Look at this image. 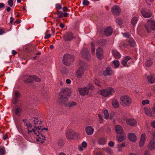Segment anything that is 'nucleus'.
Wrapping results in <instances>:
<instances>
[{
    "mask_svg": "<svg viewBox=\"0 0 155 155\" xmlns=\"http://www.w3.org/2000/svg\"><path fill=\"white\" fill-rule=\"evenodd\" d=\"M112 104L114 108H117L119 106V104L118 101L115 99L113 100Z\"/></svg>",
    "mask_w": 155,
    "mask_h": 155,
    "instance_id": "obj_30",
    "label": "nucleus"
},
{
    "mask_svg": "<svg viewBox=\"0 0 155 155\" xmlns=\"http://www.w3.org/2000/svg\"><path fill=\"white\" fill-rule=\"evenodd\" d=\"M143 110L146 114L149 117L152 116V113L149 107H144Z\"/></svg>",
    "mask_w": 155,
    "mask_h": 155,
    "instance_id": "obj_26",
    "label": "nucleus"
},
{
    "mask_svg": "<svg viewBox=\"0 0 155 155\" xmlns=\"http://www.w3.org/2000/svg\"><path fill=\"white\" fill-rule=\"evenodd\" d=\"M114 142L112 141H110L108 143V145L111 147H113L114 145Z\"/></svg>",
    "mask_w": 155,
    "mask_h": 155,
    "instance_id": "obj_52",
    "label": "nucleus"
},
{
    "mask_svg": "<svg viewBox=\"0 0 155 155\" xmlns=\"http://www.w3.org/2000/svg\"><path fill=\"white\" fill-rule=\"evenodd\" d=\"M32 120L35 125L37 126H39V124H40L41 123V121H39L38 120L37 118L33 117L32 118Z\"/></svg>",
    "mask_w": 155,
    "mask_h": 155,
    "instance_id": "obj_32",
    "label": "nucleus"
},
{
    "mask_svg": "<svg viewBox=\"0 0 155 155\" xmlns=\"http://www.w3.org/2000/svg\"><path fill=\"white\" fill-rule=\"evenodd\" d=\"M0 152L2 155H4L5 152V149L3 148L0 149Z\"/></svg>",
    "mask_w": 155,
    "mask_h": 155,
    "instance_id": "obj_49",
    "label": "nucleus"
},
{
    "mask_svg": "<svg viewBox=\"0 0 155 155\" xmlns=\"http://www.w3.org/2000/svg\"><path fill=\"white\" fill-rule=\"evenodd\" d=\"M35 128L33 129L34 136L37 141L42 143L45 140V137L42 135L41 132L43 131L42 129H41L39 127L35 126Z\"/></svg>",
    "mask_w": 155,
    "mask_h": 155,
    "instance_id": "obj_1",
    "label": "nucleus"
},
{
    "mask_svg": "<svg viewBox=\"0 0 155 155\" xmlns=\"http://www.w3.org/2000/svg\"><path fill=\"white\" fill-rule=\"evenodd\" d=\"M15 97L12 99V102L14 104H16L18 101L17 98L19 97L20 96L19 92L17 91H14Z\"/></svg>",
    "mask_w": 155,
    "mask_h": 155,
    "instance_id": "obj_14",
    "label": "nucleus"
},
{
    "mask_svg": "<svg viewBox=\"0 0 155 155\" xmlns=\"http://www.w3.org/2000/svg\"><path fill=\"white\" fill-rule=\"evenodd\" d=\"M115 91V90L113 88L108 87L101 90L100 94L104 97H108L110 95H112Z\"/></svg>",
    "mask_w": 155,
    "mask_h": 155,
    "instance_id": "obj_4",
    "label": "nucleus"
},
{
    "mask_svg": "<svg viewBox=\"0 0 155 155\" xmlns=\"http://www.w3.org/2000/svg\"><path fill=\"white\" fill-rule=\"evenodd\" d=\"M88 87H89V89H93L94 87L93 86V84L92 83H90L88 85Z\"/></svg>",
    "mask_w": 155,
    "mask_h": 155,
    "instance_id": "obj_50",
    "label": "nucleus"
},
{
    "mask_svg": "<svg viewBox=\"0 0 155 155\" xmlns=\"http://www.w3.org/2000/svg\"><path fill=\"white\" fill-rule=\"evenodd\" d=\"M147 23L145 24V26L147 32L150 33L152 30L155 29V21L152 18L147 19Z\"/></svg>",
    "mask_w": 155,
    "mask_h": 155,
    "instance_id": "obj_3",
    "label": "nucleus"
},
{
    "mask_svg": "<svg viewBox=\"0 0 155 155\" xmlns=\"http://www.w3.org/2000/svg\"><path fill=\"white\" fill-rule=\"evenodd\" d=\"M78 90L81 96H84L87 95L88 94L89 92V89L86 87L79 88Z\"/></svg>",
    "mask_w": 155,
    "mask_h": 155,
    "instance_id": "obj_15",
    "label": "nucleus"
},
{
    "mask_svg": "<svg viewBox=\"0 0 155 155\" xmlns=\"http://www.w3.org/2000/svg\"><path fill=\"white\" fill-rule=\"evenodd\" d=\"M151 126L153 128H155V120H153L152 121Z\"/></svg>",
    "mask_w": 155,
    "mask_h": 155,
    "instance_id": "obj_56",
    "label": "nucleus"
},
{
    "mask_svg": "<svg viewBox=\"0 0 155 155\" xmlns=\"http://www.w3.org/2000/svg\"><path fill=\"white\" fill-rule=\"evenodd\" d=\"M144 155H150V154L148 150H145L144 153Z\"/></svg>",
    "mask_w": 155,
    "mask_h": 155,
    "instance_id": "obj_64",
    "label": "nucleus"
},
{
    "mask_svg": "<svg viewBox=\"0 0 155 155\" xmlns=\"http://www.w3.org/2000/svg\"><path fill=\"white\" fill-rule=\"evenodd\" d=\"M104 150L106 152L109 154H111L113 153V151L111 149L108 147H107L104 148Z\"/></svg>",
    "mask_w": 155,
    "mask_h": 155,
    "instance_id": "obj_36",
    "label": "nucleus"
},
{
    "mask_svg": "<svg viewBox=\"0 0 155 155\" xmlns=\"http://www.w3.org/2000/svg\"><path fill=\"white\" fill-rule=\"evenodd\" d=\"M138 20V19L137 17H133L131 20V23L132 25L134 26L135 25H136Z\"/></svg>",
    "mask_w": 155,
    "mask_h": 155,
    "instance_id": "obj_38",
    "label": "nucleus"
},
{
    "mask_svg": "<svg viewBox=\"0 0 155 155\" xmlns=\"http://www.w3.org/2000/svg\"><path fill=\"white\" fill-rule=\"evenodd\" d=\"M112 12L115 15H118L121 12L119 7L117 5H114L111 8Z\"/></svg>",
    "mask_w": 155,
    "mask_h": 155,
    "instance_id": "obj_10",
    "label": "nucleus"
},
{
    "mask_svg": "<svg viewBox=\"0 0 155 155\" xmlns=\"http://www.w3.org/2000/svg\"><path fill=\"white\" fill-rule=\"evenodd\" d=\"M149 103L150 101L147 99L143 100L141 102L142 104L144 105L146 104H149Z\"/></svg>",
    "mask_w": 155,
    "mask_h": 155,
    "instance_id": "obj_42",
    "label": "nucleus"
},
{
    "mask_svg": "<svg viewBox=\"0 0 155 155\" xmlns=\"http://www.w3.org/2000/svg\"><path fill=\"white\" fill-rule=\"evenodd\" d=\"M120 135H117L116 137L117 140L120 142H122L126 139V136L125 135L124 133L120 134Z\"/></svg>",
    "mask_w": 155,
    "mask_h": 155,
    "instance_id": "obj_22",
    "label": "nucleus"
},
{
    "mask_svg": "<svg viewBox=\"0 0 155 155\" xmlns=\"http://www.w3.org/2000/svg\"><path fill=\"white\" fill-rule=\"evenodd\" d=\"M117 22L118 24L119 25H120L122 24V22L121 19L120 18H117Z\"/></svg>",
    "mask_w": 155,
    "mask_h": 155,
    "instance_id": "obj_55",
    "label": "nucleus"
},
{
    "mask_svg": "<svg viewBox=\"0 0 155 155\" xmlns=\"http://www.w3.org/2000/svg\"><path fill=\"white\" fill-rule=\"evenodd\" d=\"M10 22L11 24H12L13 22L15 20V19L12 17H11L10 18Z\"/></svg>",
    "mask_w": 155,
    "mask_h": 155,
    "instance_id": "obj_62",
    "label": "nucleus"
},
{
    "mask_svg": "<svg viewBox=\"0 0 155 155\" xmlns=\"http://www.w3.org/2000/svg\"><path fill=\"white\" fill-rule=\"evenodd\" d=\"M113 29L110 26H108L107 27L105 30V33L107 36H110L112 33Z\"/></svg>",
    "mask_w": 155,
    "mask_h": 155,
    "instance_id": "obj_25",
    "label": "nucleus"
},
{
    "mask_svg": "<svg viewBox=\"0 0 155 155\" xmlns=\"http://www.w3.org/2000/svg\"><path fill=\"white\" fill-rule=\"evenodd\" d=\"M13 0H9L8 2V5L12 7L13 5Z\"/></svg>",
    "mask_w": 155,
    "mask_h": 155,
    "instance_id": "obj_45",
    "label": "nucleus"
},
{
    "mask_svg": "<svg viewBox=\"0 0 155 155\" xmlns=\"http://www.w3.org/2000/svg\"><path fill=\"white\" fill-rule=\"evenodd\" d=\"M26 126L27 127V129L28 130V133L30 134L31 133L32 134H33V133L32 132L33 129L35 128V126L36 125L33 126L34 128H32V126L31 124L30 123H27L26 124ZM37 127L38 126H37Z\"/></svg>",
    "mask_w": 155,
    "mask_h": 155,
    "instance_id": "obj_20",
    "label": "nucleus"
},
{
    "mask_svg": "<svg viewBox=\"0 0 155 155\" xmlns=\"http://www.w3.org/2000/svg\"><path fill=\"white\" fill-rule=\"evenodd\" d=\"M126 122L127 124L131 126H135L137 124L136 120L134 119H128L127 120Z\"/></svg>",
    "mask_w": 155,
    "mask_h": 155,
    "instance_id": "obj_24",
    "label": "nucleus"
},
{
    "mask_svg": "<svg viewBox=\"0 0 155 155\" xmlns=\"http://www.w3.org/2000/svg\"><path fill=\"white\" fill-rule=\"evenodd\" d=\"M131 59V58L129 56H126L124 59H123L122 61V63L123 65L125 67H129L130 65L129 64H127V61H128Z\"/></svg>",
    "mask_w": 155,
    "mask_h": 155,
    "instance_id": "obj_17",
    "label": "nucleus"
},
{
    "mask_svg": "<svg viewBox=\"0 0 155 155\" xmlns=\"http://www.w3.org/2000/svg\"><path fill=\"white\" fill-rule=\"evenodd\" d=\"M91 52L93 54H94L95 52V49L94 47V46L93 45V43H91Z\"/></svg>",
    "mask_w": 155,
    "mask_h": 155,
    "instance_id": "obj_46",
    "label": "nucleus"
},
{
    "mask_svg": "<svg viewBox=\"0 0 155 155\" xmlns=\"http://www.w3.org/2000/svg\"><path fill=\"white\" fill-rule=\"evenodd\" d=\"M129 43L131 46H134L136 45V42L133 38H130L129 40Z\"/></svg>",
    "mask_w": 155,
    "mask_h": 155,
    "instance_id": "obj_37",
    "label": "nucleus"
},
{
    "mask_svg": "<svg viewBox=\"0 0 155 155\" xmlns=\"http://www.w3.org/2000/svg\"><path fill=\"white\" fill-rule=\"evenodd\" d=\"M34 76H29L26 80V81L30 83L33 82Z\"/></svg>",
    "mask_w": 155,
    "mask_h": 155,
    "instance_id": "obj_39",
    "label": "nucleus"
},
{
    "mask_svg": "<svg viewBox=\"0 0 155 155\" xmlns=\"http://www.w3.org/2000/svg\"><path fill=\"white\" fill-rule=\"evenodd\" d=\"M96 54L98 59L101 60L103 58V52L101 48L99 47L96 50Z\"/></svg>",
    "mask_w": 155,
    "mask_h": 155,
    "instance_id": "obj_9",
    "label": "nucleus"
},
{
    "mask_svg": "<svg viewBox=\"0 0 155 155\" xmlns=\"http://www.w3.org/2000/svg\"><path fill=\"white\" fill-rule=\"evenodd\" d=\"M58 144L60 146H62L63 145V141L62 140H60L58 142Z\"/></svg>",
    "mask_w": 155,
    "mask_h": 155,
    "instance_id": "obj_54",
    "label": "nucleus"
},
{
    "mask_svg": "<svg viewBox=\"0 0 155 155\" xmlns=\"http://www.w3.org/2000/svg\"><path fill=\"white\" fill-rule=\"evenodd\" d=\"M86 134L88 135H92L94 132V129L91 126H88L86 127L85 129Z\"/></svg>",
    "mask_w": 155,
    "mask_h": 155,
    "instance_id": "obj_12",
    "label": "nucleus"
},
{
    "mask_svg": "<svg viewBox=\"0 0 155 155\" xmlns=\"http://www.w3.org/2000/svg\"><path fill=\"white\" fill-rule=\"evenodd\" d=\"M84 147H82V146L81 145H79L78 146V150L80 151H82L84 150Z\"/></svg>",
    "mask_w": 155,
    "mask_h": 155,
    "instance_id": "obj_53",
    "label": "nucleus"
},
{
    "mask_svg": "<svg viewBox=\"0 0 155 155\" xmlns=\"http://www.w3.org/2000/svg\"><path fill=\"white\" fill-rule=\"evenodd\" d=\"M141 13L143 17L146 18L151 17L153 15V13L150 11H149L148 12H147V9H145L141 10Z\"/></svg>",
    "mask_w": 155,
    "mask_h": 155,
    "instance_id": "obj_8",
    "label": "nucleus"
},
{
    "mask_svg": "<svg viewBox=\"0 0 155 155\" xmlns=\"http://www.w3.org/2000/svg\"><path fill=\"white\" fill-rule=\"evenodd\" d=\"M77 104L76 102H71L69 103L68 104H66V107L70 108L73 107L74 106L76 105Z\"/></svg>",
    "mask_w": 155,
    "mask_h": 155,
    "instance_id": "obj_35",
    "label": "nucleus"
},
{
    "mask_svg": "<svg viewBox=\"0 0 155 155\" xmlns=\"http://www.w3.org/2000/svg\"><path fill=\"white\" fill-rule=\"evenodd\" d=\"M5 33V31L4 30L0 29V35H2Z\"/></svg>",
    "mask_w": 155,
    "mask_h": 155,
    "instance_id": "obj_63",
    "label": "nucleus"
},
{
    "mask_svg": "<svg viewBox=\"0 0 155 155\" xmlns=\"http://www.w3.org/2000/svg\"><path fill=\"white\" fill-rule=\"evenodd\" d=\"M103 113L104 118L106 119H107L109 117V114L107 110H104L103 111Z\"/></svg>",
    "mask_w": 155,
    "mask_h": 155,
    "instance_id": "obj_40",
    "label": "nucleus"
},
{
    "mask_svg": "<svg viewBox=\"0 0 155 155\" xmlns=\"http://www.w3.org/2000/svg\"><path fill=\"white\" fill-rule=\"evenodd\" d=\"M147 79L150 83L153 84L154 83L155 77L154 75L150 74L147 77Z\"/></svg>",
    "mask_w": 155,
    "mask_h": 155,
    "instance_id": "obj_29",
    "label": "nucleus"
},
{
    "mask_svg": "<svg viewBox=\"0 0 155 155\" xmlns=\"http://www.w3.org/2000/svg\"><path fill=\"white\" fill-rule=\"evenodd\" d=\"M55 6L56 8H58V9H61V6L59 4H56Z\"/></svg>",
    "mask_w": 155,
    "mask_h": 155,
    "instance_id": "obj_58",
    "label": "nucleus"
},
{
    "mask_svg": "<svg viewBox=\"0 0 155 155\" xmlns=\"http://www.w3.org/2000/svg\"><path fill=\"white\" fill-rule=\"evenodd\" d=\"M77 76L78 78H81L84 74V69L82 67L80 68L76 72Z\"/></svg>",
    "mask_w": 155,
    "mask_h": 155,
    "instance_id": "obj_23",
    "label": "nucleus"
},
{
    "mask_svg": "<svg viewBox=\"0 0 155 155\" xmlns=\"http://www.w3.org/2000/svg\"><path fill=\"white\" fill-rule=\"evenodd\" d=\"M82 147L85 148L87 147V143L85 141H83L82 143H81V144Z\"/></svg>",
    "mask_w": 155,
    "mask_h": 155,
    "instance_id": "obj_48",
    "label": "nucleus"
},
{
    "mask_svg": "<svg viewBox=\"0 0 155 155\" xmlns=\"http://www.w3.org/2000/svg\"><path fill=\"white\" fill-rule=\"evenodd\" d=\"M51 36V35L50 34H48L45 35V36L44 37V38L45 39H47L50 37Z\"/></svg>",
    "mask_w": 155,
    "mask_h": 155,
    "instance_id": "obj_61",
    "label": "nucleus"
},
{
    "mask_svg": "<svg viewBox=\"0 0 155 155\" xmlns=\"http://www.w3.org/2000/svg\"><path fill=\"white\" fill-rule=\"evenodd\" d=\"M120 144L117 145V151L119 152H121L122 151V148Z\"/></svg>",
    "mask_w": 155,
    "mask_h": 155,
    "instance_id": "obj_44",
    "label": "nucleus"
},
{
    "mask_svg": "<svg viewBox=\"0 0 155 155\" xmlns=\"http://www.w3.org/2000/svg\"><path fill=\"white\" fill-rule=\"evenodd\" d=\"M113 73V72L111 69L109 67H107L106 70L104 72L103 74L104 76H111Z\"/></svg>",
    "mask_w": 155,
    "mask_h": 155,
    "instance_id": "obj_21",
    "label": "nucleus"
},
{
    "mask_svg": "<svg viewBox=\"0 0 155 155\" xmlns=\"http://www.w3.org/2000/svg\"><path fill=\"white\" fill-rule=\"evenodd\" d=\"M64 39L65 41H69L71 40L73 38L72 33L68 32L65 33L64 36Z\"/></svg>",
    "mask_w": 155,
    "mask_h": 155,
    "instance_id": "obj_11",
    "label": "nucleus"
},
{
    "mask_svg": "<svg viewBox=\"0 0 155 155\" xmlns=\"http://www.w3.org/2000/svg\"><path fill=\"white\" fill-rule=\"evenodd\" d=\"M132 102V98L127 95H124L120 97V103L124 107L130 106Z\"/></svg>",
    "mask_w": 155,
    "mask_h": 155,
    "instance_id": "obj_2",
    "label": "nucleus"
},
{
    "mask_svg": "<svg viewBox=\"0 0 155 155\" xmlns=\"http://www.w3.org/2000/svg\"><path fill=\"white\" fill-rule=\"evenodd\" d=\"M73 59V56L69 54H65L64 55L63 62L66 65H68L72 62Z\"/></svg>",
    "mask_w": 155,
    "mask_h": 155,
    "instance_id": "obj_5",
    "label": "nucleus"
},
{
    "mask_svg": "<svg viewBox=\"0 0 155 155\" xmlns=\"http://www.w3.org/2000/svg\"><path fill=\"white\" fill-rule=\"evenodd\" d=\"M113 63L114 64V67L116 68H117L120 64L119 61L117 60H114L113 61Z\"/></svg>",
    "mask_w": 155,
    "mask_h": 155,
    "instance_id": "obj_41",
    "label": "nucleus"
},
{
    "mask_svg": "<svg viewBox=\"0 0 155 155\" xmlns=\"http://www.w3.org/2000/svg\"><path fill=\"white\" fill-rule=\"evenodd\" d=\"M60 99L61 103L64 104L68 101V95H64V94H62V96L60 97Z\"/></svg>",
    "mask_w": 155,
    "mask_h": 155,
    "instance_id": "obj_28",
    "label": "nucleus"
},
{
    "mask_svg": "<svg viewBox=\"0 0 155 155\" xmlns=\"http://www.w3.org/2000/svg\"><path fill=\"white\" fill-rule=\"evenodd\" d=\"M89 3V2L86 0H84L83 1V4L84 5H87Z\"/></svg>",
    "mask_w": 155,
    "mask_h": 155,
    "instance_id": "obj_51",
    "label": "nucleus"
},
{
    "mask_svg": "<svg viewBox=\"0 0 155 155\" xmlns=\"http://www.w3.org/2000/svg\"><path fill=\"white\" fill-rule=\"evenodd\" d=\"M94 83L95 84L98 86V87H100L101 86L102 84H105V82L104 81H103L102 82H101L98 79H95L94 81Z\"/></svg>",
    "mask_w": 155,
    "mask_h": 155,
    "instance_id": "obj_31",
    "label": "nucleus"
},
{
    "mask_svg": "<svg viewBox=\"0 0 155 155\" xmlns=\"http://www.w3.org/2000/svg\"><path fill=\"white\" fill-rule=\"evenodd\" d=\"M115 130L116 133L118 134H122L124 133L123 128L119 125L115 126Z\"/></svg>",
    "mask_w": 155,
    "mask_h": 155,
    "instance_id": "obj_16",
    "label": "nucleus"
},
{
    "mask_svg": "<svg viewBox=\"0 0 155 155\" xmlns=\"http://www.w3.org/2000/svg\"><path fill=\"white\" fill-rule=\"evenodd\" d=\"M76 133L73 130H68L66 134V137L69 140H71L73 139Z\"/></svg>",
    "mask_w": 155,
    "mask_h": 155,
    "instance_id": "obj_7",
    "label": "nucleus"
},
{
    "mask_svg": "<svg viewBox=\"0 0 155 155\" xmlns=\"http://www.w3.org/2000/svg\"><path fill=\"white\" fill-rule=\"evenodd\" d=\"M21 111V109L20 108H18L16 109L15 111V113L17 114L19 113Z\"/></svg>",
    "mask_w": 155,
    "mask_h": 155,
    "instance_id": "obj_57",
    "label": "nucleus"
},
{
    "mask_svg": "<svg viewBox=\"0 0 155 155\" xmlns=\"http://www.w3.org/2000/svg\"><path fill=\"white\" fill-rule=\"evenodd\" d=\"M56 14L58 15V17L59 18H61L63 16V13L61 11H58Z\"/></svg>",
    "mask_w": 155,
    "mask_h": 155,
    "instance_id": "obj_43",
    "label": "nucleus"
},
{
    "mask_svg": "<svg viewBox=\"0 0 155 155\" xmlns=\"http://www.w3.org/2000/svg\"><path fill=\"white\" fill-rule=\"evenodd\" d=\"M129 140L132 142L134 143L137 140V137L134 133H129L128 136Z\"/></svg>",
    "mask_w": 155,
    "mask_h": 155,
    "instance_id": "obj_19",
    "label": "nucleus"
},
{
    "mask_svg": "<svg viewBox=\"0 0 155 155\" xmlns=\"http://www.w3.org/2000/svg\"><path fill=\"white\" fill-rule=\"evenodd\" d=\"M123 35L124 37L128 38L129 37L130 35L128 33H126L123 34Z\"/></svg>",
    "mask_w": 155,
    "mask_h": 155,
    "instance_id": "obj_60",
    "label": "nucleus"
},
{
    "mask_svg": "<svg viewBox=\"0 0 155 155\" xmlns=\"http://www.w3.org/2000/svg\"><path fill=\"white\" fill-rule=\"evenodd\" d=\"M112 54L114 58L116 59L120 58L121 57V55L120 53L116 50L112 51Z\"/></svg>",
    "mask_w": 155,
    "mask_h": 155,
    "instance_id": "obj_27",
    "label": "nucleus"
},
{
    "mask_svg": "<svg viewBox=\"0 0 155 155\" xmlns=\"http://www.w3.org/2000/svg\"><path fill=\"white\" fill-rule=\"evenodd\" d=\"M83 57L86 60H89L91 58V55L89 51L86 48H83L81 52Z\"/></svg>",
    "mask_w": 155,
    "mask_h": 155,
    "instance_id": "obj_6",
    "label": "nucleus"
},
{
    "mask_svg": "<svg viewBox=\"0 0 155 155\" xmlns=\"http://www.w3.org/2000/svg\"><path fill=\"white\" fill-rule=\"evenodd\" d=\"M147 147L150 150L155 149V140L154 139L151 140L147 145Z\"/></svg>",
    "mask_w": 155,
    "mask_h": 155,
    "instance_id": "obj_18",
    "label": "nucleus"
},
{
    "mask_svg": "<svg viewBox=\"0 0 155 155\" xmlns=\"http://www.w3.org/2000/svg\"><path fill=\"white\" fill-rule=\"evenodd\" d=\"M106 142V139L105 138H101L99 139L98 143L100 145H104L105 144Z\"/></svg>",
    "mask_w": 155,
    "mask_h": 155,
    "instance_id": "obj_34",
    "label": "nucleus"
},
{
    "mask_svg": "<svg viewBox=\"0 0 155 155\" xmlns=\"http://www.w3.org/2000/svg\"><path fill=\"white\" fill-rule=\"evenodd\" d=\"M41 81L40 79L38 77L36 76H34V81L39 82Z\"/></svg>",
    "mask_w": 155,
    "mask_h": 155,
    "instance_id": "obj_47",
    "label": "nucleus"
},
{
    "mask_svg": "<svg viewBox=\"0 0 155 155\" xmlns=\"http://www.w3.org/2000/svg\"><path fill=\"white\" fill-rule=\"evenodd\" d=\"M152 60L150 58H148L147 60L145 63V65L147 67H150L152 65Z\"/></svg>",
    "mask_w": 155,
    "mask_h": 155,
    "instance_id": "obj_33",
    "label": "nucleus"
},
{
    "mask_svg": "<svg viewBox=\"0 0 155 155\" xmlns=\"http://www.w3.org/2000/svg\"><path fill=\"white\" fill-rule=\"evenodd\" d=\"M146 137L145 134H142L140 137V140L139 142V146L140 147H143L145 143Z\"/></svg>",
    "mask_w": 155,
    "mask_h": 155,
    "instance_id": "obj_13",
    "label": "nucleus"
},
{
    "mask_svg": "<svg viewBox=\"0 0 155 155\" xmlns=\"http://www.w3.org/2000/svg\"><path fill=\"white\" fill-rule=\"evenodd\" d=\"M61 93H64V94H66V90L65 89L63 88L61 89Z\"/></svg>",
    "mask_w": 155,
    "mask_h": 155,
    "instance_id": "obj_59",
    "label": "nucleus"
}]
</instances>
